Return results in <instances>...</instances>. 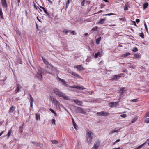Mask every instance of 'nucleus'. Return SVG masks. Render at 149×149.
<instances>
[{
	"instance_id": "nucleus-27",
	"label": "nucleus",
	"mask_w": 149,
	"mask_h": 149,
	"mask_svg": "<svg viewBox=\"0 0 149 149\" xmlns=\"http://www.w3.org/2000/svg\"><path fill=\"white\" fill-rule=\"evenodd\" d=\"M130 55V53H127L126 54H123L122 55V56L123 57H126Z\"/></svg>"
},
{
	"instance_id": "nucleus-64",
	"label": "nucleus",
	"mask_w": 149,
	"mask_h": 149,
	"mask_svg": "<svg viewBox=\"0 0 149 149\" xmlns=\"http://www.w3.org/2000/svg\"><path fill=\"white\" fill-rule=\"evenodd\" d=\"M91 149H97L96 148H95L94 147H93Z\"/></svg>"
},
{
	"instance_id": "nucleus-25",
	"label": "nucleus",
	"mask_w": 149,
	"mask_h": 149,
	"mask_svg": "<svg viewBox=\"0 0 149 149\" xmlns=\"http://www.w3.org/2000/svg\"><path fill=\"white\" fill-rule=\"evenodd\" d=\"M101 37H100L98 38L96 40V43L97 44H99L100 42V41L101 40Z\"/></svg>"
},
{
	"instance_id": "nucleus-21",
	"label": "nucleus",
	"mask_w": 149,
	"mask_h": 149,
	"mask_svg": "<svg viewBox=\"0 0 149 149\" xmlns=\"http://www.w3.org/2000/svg\"><path fill=\"white\" fill-rule=\"evenodd\" d=\"M105 18H104L101 19L100 20V22H98V24H102L104 23L105 21Z\"/></svg>"
},
{
	"instance_id": "nucleus-7",
	"label": "nucleus",
	"mask_w": 149,
	"mask_h": 149,
	"mask_svg": "<svg viewBox=\"0 0 149 149\" xmlns=\"http://www.w3.org/2000/svg\"><path fill=\"white\" fill-rule=\"evenodd\" d=\"M123 74H120L118 75H114L111 79L112 80H116L117 79H119L121 77V75Z\"/></svg>"
},
{
	"instance_id": "nucleus-54",
	"label": "nucleus",
	"mask_w": 149,
	"mask_h": 149,
	"mask_svg": "<svg viewBox=\"0 0 149 149\" xmlns=\"http://www.w3.org/2000/svg\"><path fill=\"white\" fill-rule=\"evenodd\" d=\"M146 115L147 117H149V112H148L146 113Z\"/></svg>"
},
{
	"instance_id": "nucleus-28",
	"label": "nucleus",
	"mask_w": 149,
	"mask_h": 149,
	"mask_svg": "<svg viewBox=\"0 0 149 149\" xmlns=\"http://www.w3.org/2000/svg\"><path fill=\"white\" fill-rule=\"evenodd\" d=\"M0 15L1 17V18L2 19H4L3 15V14L2 10L1 8L0 9Z\"/></svg>"
},
{
	"instance_id": "nucleus-34",
	"label": "nucleus",
	"mask_w": 149,
	"mask_h": 149,
	"mask_svg": "<svg viewBox=\"0 0 149 149\" xmlns=\"http://www.w3.org/2000/svg\"><path fill=\"white\" fill-rule=\"evenodd\" d=\"M102 111H101V112H97V115H98L100 116H103V114H102Z\"/></svg>"
},
{
	"instance_id": "nucleus-24",
	"label": "nucleus",
	"mask_w": 149,
	"mask_h": 149,
	"mask_svg": "<svg viewBox=\"0 0 149 149\" xmlns=\"http://www.w3.org/2000/svg\"><path fill=\"white\" fill-rule=\"evenodd\" d=\"M103 116H107L109 115V113L107 112L102 111Z\"/></svg>"
},
{
	"instance_id": "nucleus-50",
	"label": "nucleus",
	"mask_w": 149,
	"mask_h": 149,
	"mask_svg": "<svg viewBox=\"0 0 149 149\" xmlns=\"http://www.w3.org/2000/svg\"><path fill=\"white\" fill-rule=\"evenodd\" d=\"M71 87L72 88H77V86H72Z\"/></svg>"
},
{
	"instance_id": "nucleus-51",
	"label": "nucleus",
	"mask_w": 149,
	"mask_h": 149,
	"mask_svg": "<svg viewBox=\"0 0 149 149\" xmlns=\"http://www.w3.org/2000/svg\"><path fill=\"white\" fill-rule=\"evenodd\" d=\"M71 33H72L73 35H76L77 34L74 31H72Z\"/></svg>"
},
{
	"instance_id": "nucleus-9",
	"label": "nucleus",
	"mask_w": 149,
	"mask_h": 149,
	"mask_svg": "<svg viewBox=\"0 0 149 149\" xmlns=\"http://www.w3.org/2000/svg\"><path fill=\"white\" fill-rule=\"evenodd\" d=\"M74 67L80 71H82L84 70V68L82 67L81 65L75 66H74Z\"/></svg>"
},
{
	"instance_id": "nucleus-4",
	"label": "nucleus",
	"mask_w": 149,
	"mask_h": 149,
	"mask_svg": "<svg viewBox=\"0 0 149 149\" xmlns=\"http://www.w3.org/2000/svg\"><path fill=\"white\" fill-rule=\"evenodd\" d=\"M50 98L53 103L57 107L59 108L61 105L59 102L57 100L56 97L53 96H50Z\"/></svg>"
},
{
	"instance_id": "nucleus-44",
	"label": "nucleus",
	"mask_w": 149,
	"mask_h": 149,
	"mask_svg": "<svg viewBox=\"0 0 149 149\" xmlns=\"http://www.w3.org/2000/svg\"><path fill=\"white\" fill-rule=\"evenodd\" d=\"M70 32V30H65L63 31V32H65L66 34H67L68 32Z\"/></svg>"
},
{
	"instance_id": "nucleus-63",
	"label": "nucleus",
	"mask_w": 149,
	"mask_h": 149,
	"mask_svg": "<svg viewBox=\"0 0 149 149\" xmlns=\"http://www.w3.org/2000/svg\"><path fill=\"white\" fill-rule=\"evenodd\" d=\"M125 10H128V8L126 7L125 8V9H124Z\"/></svg>"
},
{
	"instance_id": "nucleus-15",
	"label": "nucleus",
	"mask_w": 149,
	"mask_h": 149,
	"mask_svg": "<svg viewBox=\"0 0 149 149\" xmlns=\"http://www.w3.org/2000/svg\"><path fill=\"white\" fill-rule=\"evenodd\" d=\"M15 107L11 106L9 109V113H12L15 110Z\"/></svg>"
},
{
	"instance_id": "nucleus-46",
	"label": "nucleus",
	"mask_w": 149,
	"mask_h": 149,
	"mask_svg": "<svg viewBox=\"0 0 149 149\" xmlns=\"http://www.w3.org/2000/svg\"><path fill=\"white\" fill-rule=\"evenodd\" d=\"M52 124H54V125L55 124V120L54 119H52Z\"/></svg>"
},
{
	"instance_id": "nucleus-47",
	"label": "nucleus",
	"mask_w": 149,
	"mask_h": 149,
	"mask_svg": "<svg viewBox=\"0 0 149 149\" xmlns=\"http://www.w3.org/2000/svg\"><path fill=\"white\" fill-rule=\"evenodd\" d=\"M86 0H83L81 3V5L82 6H84V3Z\"/></svg>"
},
{
	"instance_id": "nucleus-36",
	"label": "nucleus",
	"mask_w": 149,
	"mask_h": 149,
	"mask_svg": "<svg viewBox=\"0 0 149 149\" xmlns=\"http://www.w3.org/2000/svg\"><path fill=\"white\" fill-rule=\"evenodd\" d=\"M115 15V14L111 13H110L106 14L104 15L105 16H110L111 15Z\"/></svg>"
},
{
	"instance_id": "nucleus-33",
	"label": "nucleus",
	"mask_w": 149,
	"mask_h": 149,
	"mask_svg": "<svg viewBox=\"0 0 149 149\" xmlns=\"http://www.w3.org/2000/svg\"><path fill=\"white\" fill-rule=\"evenodd\" d=\"M49 110L52 112V113H54V115L55 116H56V113H55V111L52 109H51V108H50L49 109Z\"/></svg>"
},
{
	"instance_id": "nucleus-14",
	"label": "nucleus",
	"mask_w": 149,
	"mask_h": 149,
	"mask_svg": "<svg viewBox=\"0 0 149 149\" xmlns=\"http://www.w3.org/2000/svg\"><path fill=\"white\" fill-rule=\"evenodd\" d=\"M29 96L30 97V99L31 100L30 102V107H31L32 108L33 106V102L34 100L33 98L32 97L31 95L29 94Z\"/></svg>"
},
{
	"instance_id": "nucleus-23",
	"label": "nucleus",
	"mask_w": 149,
	"mask_h": 149,
	"mask_svg": "<svg viewBox=\"0 0 149 149\" xmlns=\"http://www.w3.org/2000/svg\"><path fill=\"white\" fill-rule=\"evenodd\" d=\"M31 142L36 146H38L40 145V143H36L35 141H32Z\"/></svg>"
},
{
	"instance_id": "nucleus-49",
	"label": "nucleus",
	"mask_w": 149,
	"mask_h": 149,
	"mask_svg": "<svg viewBox=\"0 0 149 149\" xmlns=\"http://www.w3.org/2000/svg\"><path fill=\"white\" fill-rule=\"evenodd\" d=\"M120 141V139H118L117 140H116L115 142L114 143V144H115L116 143L119 142Z\"/></svg>"
},
{
	"instance_id": "nucleus-2",
	"label": "nucleus",
	"mask_w": 149,
	"mask_h": 149,
	"mask_svg": "<svg viewBox=\"0 0 149 149\" xmlns=\"http://www.w3.org/2000/svg\"><path fill=\"white\" fill-rule=\"evenodd\" d=\"M43 61L44 63L46 65L47 68H49L52 72H48L50 74H52V73L54 72L56 70L43 57H42Z\"/></svg>"
},
{
	"instance_id": "nucleus-32",
	"label": "nucleus",
	"mask_w": 149,
	"mask_h": 149,
	"mask_svg": "<svg viewBox=\"0 0 149 149\" xmlns=\"http://www.w3.org/2000/svg\"><path fill=\"white\" fill-rule=\"evenodd\" d=\"M118 131L116 130H113L111 131L109 133L111 134H112L113 133H114L115 132H118Z\"/></svg>"
},
{
	"instance_id": "nucleus-22",
	"label": "nucleus",
	"mask_w": 149,
	"mask_h": 149,
	"mask_svg": "<svg viewBox=\"0 0 149 149\" xmlns=\"http://www.w3.org/2000/svg\"><path fill=\"white\" fill-rule=\"evenodd\" d=\"M148 4L147 3H146L143 5V9L145 10L148 7Z\"/></svg>"
},
{
	"instance_id": "nucleus-62",
	"label": "nucleus",
	"mask_w": 149,
	"mask_h": 149,
	"mask_svg": "<svg viewBox=\"0 0 149 149\" xmlns=\"http://www.w3.org/2000/svg\"><path fill=\"white\" fill-rule=\"evenodd\" d=\"M48 1L50 2L51 3H52V2L51 1V0H47Z\"/></svg>"
},
{
	"instance_id": "nucleus-11",
	"label": "nucleus",
	"mask_w": 149,
	"mask_h": 149,
	"mask_svg": "<svg viewBox=\"0 0 149 149\" xmlns=\"http://www.w3.org/2000/svg\"><path fill=\"white\" fill-rule=\"evenodd\" d=\"M59 81L61 82H62V84L66 86H67V84H66V82L64 80L62 79L59 77H58Z\"/></svg>"
},
{
	"instance_id": "nucleus-1",
	"label": "nucleus",
	"mask_w": 149,
	"mask_h": 149,
	"mask_svg": "<svg viewBox=\"0 0 149 149\" xmlns=\"http://www.w3.org/2000/svg\"><path fill=\"white\" fill-rule=\"evenodd\" d=\"M54 93L60 97H62L65 100H68L69 97L65 95V94L60 91L57 88H54L53 89Z\"/></svg>"
},
{
	"instance_id": "nucleus-3",
	"label": "nucleus",
	"mask_w": 149,
	"mask_h": 149,
	"mask_svg": "<svg viewBox=\"0 0 149 149\" xmlns=\"http://www.w3.org/2000/svg\"><path fill=\"white\" fill-rule=\"evenodd\" d=\"M46 70L40 68L38 70L37 72V76L39 79H40L42 78V75L46 73Z\"/></svg>"
},
{
	"instance_id": "nucleus-8",
	"label": "nucleus",
	"mask_w": 149,
	"mask_h": 149,
	"mask_svg": "<svg viewBox=\"0 0 149 149\" xmlns=\"http://www.w3.org/2000/svg\"><path fill=\"white\" fill-rule=\"evenodd\" d=\"M118 102H111L109 103V106L111 107H116V106H118Z\"/></svg>"
},
{
	"instance_id": "nucleus-43",
	"label": "nucleus",
	"mask_w": 149,
	"mask_h": 149,
	"mask_svg": "<svg viewBox=\"0 0 149 149\" xmlns=\"http://www.w3.org/2000/svg\"><path fill=\"white\" fill-rule=\"evenodd\" d=\"M132 51L133 52H136L138 51V49L136 47H135L132 49Z\"/></svg>"
},
{
	"instance_id": "nucleus-35",
	"label": "nucleus",
	"mask_w": 149,
	"mask_h": 149,
	"mask_svg": "<svg viewBox=\"0 0 149 149\" xmlns=\"http://www.w3.org/2000/svg\"><path fill=\"white\" fill-rule=\"evenodd\" d=\"M144 25L146 31L147 32H148V28L147 27V25H146L145 22H144Z\"/></svg>"
},
{
	"instance_id": "nucleus-45",
	"label": "nucleus",
	"mask_w": 149,
	"mask_h": 149,
	"mask_svg": "<svg viewBox=\"0 0 149 149\" xmlns=\"http://www.w3.org/2000/svg\"><path fill=\"white\" fill-rule=\"evenodd\" d=\"M136 120H137L136 118H134L132 120V121H131L132 123H134V122L135 121H136Z\"/></svg>"
},
{
	"instance_id": "nucleus-5",
	"label": "nucleus",
	"mask_w": 149,
	"mask_h": 149,
	"mask_svg": "<svg viewBox=\"0 0 149 149\" xmlns=\"http://www.w3.org/2000/svg\"><path fill=\"white\" fill-rule=\"evenodd\" d=\"M93 133L89 130L87 132L86 138L88 142L91 143L93 138Z\"/></svg>"
},
{
	"instance_id": "nucleus-20",
	"label": "nucleus",
	"mask_w": 149,
	"mask_h": 149,
	"mask_svg": "<svg viewBox=\"0 0 149 149\" xmlns=\"http://www.w3.org/2000/svg\"><path fill=\"white\" fill-rule=\"evenodd\" d=\"M77 89H78L83 90L86 89V88L84 87L83 86H77Z\"/></svg>"
},
{
	"instance_id": "nucleus-61",
	"label": "nucleus",
	"mask_w": 149,
	"mask_h": 149,
	"mask_svg": "<svg viewBox=\"0 0 149 149\" xmlns=\"http://www.w3.org/2000/svg\"><path fill=\"white\" fill-rule=\"evenodd\" d=\"M104 2H108V0H103Z\"/></svg>"
},
{
	"instance_id": "nucleus-56",
	"label": "nucleus",
	"mask_w": 149,
	"mask_h": 149,
	"mask_svg": "<svg viewBox=\"0 0 149 149\" xmlns=\"http://www.w3.org/2000/svg\"><path fill=\"white\" fill-rule=\"evenodd\" d=\"M132 22L134 24V25L136 26H136V22H135V21H133V22Z\"/></svg>"
},
{
	"instance_id": "nucleus-29",
	"label": "nucleus",
	"mask_w": 149,
	"mask_h": 149,
	"mask_svg": "<svg viewBox=\"0 0 149 149\" xmlns=\"http://www.w3.org/2000/svg\"><path fill=\"white\" fill-rule=\"evenodd\" d=\"M100 52H98L97 53H95V58H97L98 56L100 57Z\"/></svg>"
},
{
	"instance_id": "nucleus-38",
	"label": "nucleus",
	"mask_w": 149,
	"mask_h": 149,
	"mask_svg": "<svg viewBox=\"0 0 149 149\" xmlns=\"http://www.w3.org/2000/svg\"><path fill=\"white\" fill-rule=\"evenodd\" d=\"M140 36L143 38H144V34L142 33H140Z\"/></svg>"
},
{
	"instance_id": "nucleus-18",
	"label": "nucleus",
	"mask_w": 149,
	"mask_h": 149,
	"mask_svg": "<svg viewBox=\"0 0 149 149\" xmlns=\"http://www.w3.org/2000/svg\"><path fill=\"white\" fill-rule=\"evenodd\" d=\"M71 74L77 77L80 78H81V77L79 76V75L77 73H76L75 72H72V73Z\"/></svg>"
},
{
	"instance_id": "nucleus-52",
	"label": "nucleus",
	"mask_w": 149,
	"mask_h": 149,
	"mask_svg": "<svg viewBox=\"0 0 149 149\" xmlns=\"http://www.w3.org/2000/svg\"><path fill=\"white\" fill-rule=\"evenodd\" d=\"M146 122L147 123H149V118L147 119L146 120Z\"/></svg>"
},
{
	"instance_id": "nucleus-10",
	"label": "nucleus",
	"mask_w": 149,
	"mask_h": 149,
	"mask_svg": "<svg viewBox=\"0 0 149 149\" xmlns=\"http://www.w3.org/2000/svg\"><path fill=\"white\" fill-rule=\"evenodd\" d=\"M1 3L2 5L6 8L7 7V4L6 3V0H1Z\"/></svg>"
},
{
	"instance_id": "nucleus-53",
	"label": "nucleus",
	"mask_w": 149,
	"mask_h": 149,
	"mask_svg": "<svg viewBox=\"0 0 149 149\" xmlns=\"http://www.w3.org/2000/svg\"><path fill=\"white\" fill-rule=\"evenodd\" d=\"M136 22L137 23H139L140 22V20L138 19H136Z\"/></svg>"
},
{
	"instance_id": "nucleus-60",
	"label": "nucleus",
	"mask_w": 149,
	"mask_h": 149,
	"mask_svg": "<svg viewBox=\"0 0 149 149\" xmlns=\"http://www.w3.org/2000/svg\"><path fill=\"white\" fill-rule=\"evenodd\" d=\"M68 3H66V8H67L68 6Z\"/></svg>"
},
{
	"instance_id": "nucleus-55",
	"label": "nucleus",
	"mask_w": 149,
	"mask_h": 149,
	"mask_svg": "<svg viewBox=\"0 0 149 149\" xmlns=\"http://www.w3.org/2000/svg\"><path fill=\"white\" fill-rule=\"evenodd\" d=\"M4 132V131H2L1 132V133H0V136L2 135V134Z\"/></svg>"
},
{
	"instance_id": "nucleus-16",
	"label": "nucleus",
	"mask_w": 149,
	"mask_h": 149,
	"mask_svg": "<svg viewBox=\"0 0 149 149\" xmlns=\"http://www.w3.org/2000/svg\"><path fill=\"white\" fill-rule=\"evenodd\" d=\"M21 86L19 84H18L17 86V88L16 89V90L17 91V92L16 93H17V92L20 91V89L21 88Z\"/></svg>"
},
{
	"instance_id": "nucleus-19",
	"label": "nucleus",
	"mask_w": 149,
	"mask_h": 149,
	"mask_svg": "<svg viewBox=\"0 0 149 149\" xmlns=\"http://www.w3.org/2000/svg\"><path fill=\"white\" fill-rule=\"evenodd\" d=\"M72 123H73V125L74 127V128L76 130L77 128V125L76 123H75V122H74V119L73 118H72Z\"/></svg>"
},
{
	"instance_id": "nucleus-59",
	"label": "nucleus",
	"mask_w": 149,
	"mask_h": 149,
	"mask_svg": "<svg viewBox=\"0 0 149 149\" xmlns=\"http://www.w3.org/2000/svg\"><path fill=\"white\" fill-rule=\"evenodd\" d=\"M113 149H121L120 147H118L117 148H113Z\"/></svg>"
},
{
	"instance_id": "nucleus-39",
	"label": "nucleus",
	"mask_w": 149,
	"mask_h": 149,
	"mask_svg": "<svg viewBox=\"0 0 149 149\" xmlns=\"http://www.w3.org/2000/svg\"><path fill=\"white\" fill-rule=\"evenodd\" d=\"M97 29V27H95L92 28V30L93 31H95Z\"/></svg>"
},
{
	"instance_id": "nucleus-42",
	"label": "nucleus",
	"mask_w": 149,
	"mask_h": 149,
	"mask_svg": "<svg viewBox=\"0 0 149 149\" xmlns=\"http://www.w3.org/2000/svg\"><path fill=\"white\" fill-rule=\"evenodd\" d=\"M11 133V131H9L7 134V136L8 137H9L10 136Z\"/></svg>"
},
{
	"instance_id": "nucleus-57",
	"label": "nucleus",
	"mask_w": 149,
	"mask_h": 149,
	"mask_svg": "<svg viewBox=\"0 0 149 149\" xmlns=\"http://www.w3.org/2000/svg\"><path fill=\"white\" fill-rule=\"evenodd\" d=\"M119 20L121 21H124V19L123 18H121L119 19Z\"/></svg>"
},
{
	"instance_id": "nucleus-41",
	"label": "nucleus",
	"mask_w": 149,
	"mask_h": 149,
	"mask_svg": "<svg viewBox=\"0 0 149 149\" xmlns=\"http://www.w3.org/2000/svg\"><path fill=\"white\" fill-rule=\"evenodd\" d=\"M120 116L123 118H125L127 116V115L126 114H123L121 115Z\"/></svg>"
},
{
	"instance_id": "nucleus-6",
	"label": "nucleus",
	"mask_w": 149,
	"mask_h": 149,
	"mask_svg": "<svg viewBox=\"0 0 149 149\" xmlns=\"http://www.w3.org/2000/svg\"><path fill=\"white\" fill-rule=\"evenodd\" d=\"M78 112L79 113H82L84 114H86V112L83 110V109L81 107H78L77 108Z\"/></svg>"
},
{
	"instance_id": "nucleus-37",
	"label": "nucleus",
	"mask_w": 149,
	"mask_h": 149,
	"mask_svg": "<svg viewBox=\"0 0 149 149\" xmlns=\"http://www.w3.org/2000/svg\"><path fill=\"white\" fill-rule=\"evenodd\" d=\"M134 56L136 58H139L140 57V56L138 54H136L134 55Z\"/></svg>"
},
{
	"instance_id": "nucleus-31",
	"label": "nucleus",
	"mask_w": 149,
	"mask_h": 149,
	"mask_svg": "<svg viewBox=\"0 0 149 149\" xmlns=\"http://www.w3.org/2000/svg\"><path fill=\"white\" fill-rule=\"evenodd\" d=\"M124 88L121 89L120 91H119L120 93V94L121 95H123L124 93Z\"/></svg>"
},
{
	"instance_id": "nucleus-26",
	"label": "nucleus",
	"mask_w": 149,
	"mask_h": 149,
	"mask_svg": "<svg viewBox=\"0 0 149 149\" xmlns=\"http://www.w3.org/2000/svg\"><path fill=\"white\" fill-rule=\"evenodd\" d=\"M36 120H39L40 119V115L39 114H36Z\"/></svg>"
},
{
	"instance_id": "nucleus-13",
	"label": "nucleus",
	"mask_w": 149,
	"mask_h": 149,
	"mask_svg": "<svg viewBox=\"0 0 149 149\" xmlns=\"http://www.w3.org/2000/svg\"><path fill=\"white\" fill-rule=\"evenodd\" d=\"M74 102L77 105L81 106L82 104V101L78 100H74Z\"/></svg>"
},
{
	"instance_id": "nucleus-58",
	"label": "nucleus",
	"mask_w": 149,
	"mask_h": 149,
	"mask_svg": "<svg viewBox=\"0 0 149 149\" xmlns=\"http://www.w3.org/2000/svg\"><path fill=\"white\" fill-rule=\"evenodd\" d=\"M45 13L46 14H47V15H48V16H49V15H50L47 12H46V13Z\"/></svg>"
},
{
	"instance_id": "nucleus-40",
	"label": "nucleus",
	"mask_w": 149,
	"mask_h": 149,
	"mask_svg": "<svg viewBox=\"0 0 149 149\" xmlns=\"http://www.w3.org/2000/svg\"><path fill=\"white\" fill-rule=\"evenodd\" d=\"M40 8L42 9L43 10V11H44V12H45V13H46V12H47V10H46L45 8L44 7H41Z\"/></svg>"
},
{
	"instance_id": "nucleus-48",
	"label": "nucleus",
	"mask_w": 149,
	"mask_h": 149,
	"mask_svg": "<svg viewBox=\"0 0 149 149\" xmlns=\"http://www.w3.org/2000/svg\"><path fill=\"white\" fill-rule=\"evenodd\" d=\"M138 100L137 99H133L132 100V101L133 102H137Z\"/></svg>"
},
{
	"instance_id": "nucleus-30",
	"label": "nucleus",
	"mask_w": 149,
	"mask_h": 149,
	"mask_svg": "<svg viewBox=\"0 0 149 149\" xmlns=\"http://www.w3.org/2000/svg\"><path fill=\"white\" fill-rule=\"evenodd\" d=\"M51 142L52 143L55 144H57L58 143V142L57 140H51Z\"/></svg>"
},
{
	"instance_id": "nucleus-12",
	"label": "nucleus",
	"mask_w": 149,
	"mask_h": 149,
	"mask_svg": "<svg viewBox=\"0 0 149 149\" xmlns=\"http://www.w3.org/2000/svg\"><path fill=\"white\" fill-rule=\"evenodd\" d=\"M100 145V143L99 141H97L95 142L94 145L93 147H94L95 148H96L97 149H98Z\"/></svg>"
},
{
	"instance_id": "nucleus-17",
	"label": "nucleus",
	"mask_w": 149,
	"mask_h": 149,
	"mask_svg": "<svg viewBox=\"0 0 149 149\" xmlns=\"http://www.w3.org/2000/svg\"><path fill=\"white\" fill-rule=\"evenodd\" d=\"M98 100V99H93L91 100H89L88 102H96Z\"/></svg>"
}]
</instances>
